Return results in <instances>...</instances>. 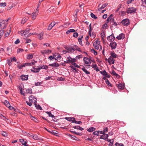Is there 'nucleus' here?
Wrapping results in <instances>:
<instances>
[{"label":"nucleus","instance_id":"nucleus-1","mask_svg":"<svg viewBox=\"0 0 146 146\" xmlns=\"http://www.w3.org/2000/svg\"><path fill=\"white\" fill-rule=\"evenodd\" d=\"M137 9L133 7H131L127 8L126 12L128 14H131L135 13Z\"/></svg>","mask_w":146,"mask_h":146},{"label":"nucleus","instance_id":"nucleus-2","mask_svg":"<svg viewBox=\"0 0 146 146\" xmlns=\"http://www.w3.org/2000/svg\"><path fill=\"white\" fill-rule=\"evenodd\" d=\"M8 21V20L5 21L4 20L0 19V24L1 27V29H4L6 27L7 23L6 22Z\"/></svg>","mask_w":146,"mask_h":146},{"label":"nucleus","instance_id":"nucleus-3","mask_svg":"<svg viewBox=\"0 0 146 146\" xmlns=\"http://www.w3.org/2000/svg\"><path fill=\"white\" fill-rule=\"evenodd\" d=\"M121 23L123 26H128L130 24L129 20L128 19H124L122 21Z\"/></svg>","mask_w":146,"mask_h":146},{"label":"nucleus","instance_id":"nucleus-4","mask_svg":"<svg viewBox=\"0 0 146 146\" xmlns=\"http://www.w3.org/2000/svg\"><path fill=\"white\" fill-rule=\"evenodd\" d=\"M29 98V102L34 103L37 102V99L34 96H30Z\"/></svg>","mask_w":146,"mask_h":146},{"label":"nucleus","instance_id":"nucleus-5","mask_svg":"<svg viewBox=\"0 0 146 146\" xmlns=\"http://www.w3.org/2000/svg\"><path fill=\"white\" fill-rule=\"evenodd\" d=\"M76 62V59L75 58H72L70 56L68 57L67 58V60L66 61L67 63L69 64L72 63V62Z\"/></svg>","mask_w":146,"mask_h":146},{"label":"nucleus","instance_id":"nucleus-6","mask_svg":"<svg viewBox=\"0 0 146 146\" xmlns=\"http://www.w3.org/2000/svg\"><path fill=\"white\" fill-rule=\"evenodd\" d=\"M83 60L85 64H90L92 62V60L90 58L85 57L84 58Z\"/></svg>","mask_w":146,"mask_h":146},{"label":"nucleus","instance_id":"nucleus-7","mask_svg":"<svg viewBox=\"0 0 146 146\" xmlns=\"http://www.w3.org/2000/svg\"><path fill=\"white\" fill-rule=\"evenodd\" d=\"M125 38V35L123 33L120 34L118 36L116 37V38L118 40H121L124 39Z\"/></svg>","mask_w":146,"mask_h":146},{"label":"nucleus","instance_id":"nucleus-8","mask_svg":"<svg viewBox=\"0 0 146 146\" xmlns=\"http://www.w3.org/2000/svg\"><path fill=\"white\" fill-rule=\"evenodd\" d=\"M116 86L118 87V89L121 90L123 89L124 87V84L122 83H119V84H116Z\"/></svg>","mask_w":146,"mask_h":146},{"label":"nucleus","instance_id":"nucleus-9","mask_svg":"<svg viewBox=\"0 0 146 146\" xmlns=\"http://www.w3.org/2000/svg\"><path fill=\"white\" fill-rule=\"evenodd\" d=\"M107 38L110 42H112L115 39V37L114 36V35L112 34L111 35L108 37Z\"/></svg>","mask_w":146,"mask_h":146},{"label":"nucleus","instance_id":"nucleus-10","mask_svg":"<svg viewBox=\"0 0 146 146\" xmlns=\"http://www.w3.org/2000/svg\"><path fill=\"white\" fill-rule=\"evenodd\" d=\"M117 43L115 42L110 43V46L112 49H115L116 48Z\"/></svg>","mask_w":146,"mask_h":146},{"label":"nucleus","instance_id":"nucleus-11","mask_svg":"<svg viewBox=\"0 0 146 146\" xmlns=\"http://www.w3.org/2000/svg\"><path fill=\"white\" fill-rule=\"evenodd\" d=\"M55 25V22L54 21L52 22L48 26V30H50Z\"/></svg>","mask_w":146,"mask_h":146},{"label":"nucleus","instance_id":"nucleus-12","mask_svg":"<svg viewBox=\"0 0 146 146\" xmlns=\"http://www.w3.org/2000/svg\"><path fill=\"white\" fill-rule=\"evenodd\" d=\"M36 62H37V61H35L34 60H32V62H31L26 63V66H31L35 64V63H36Z\"/></svg>","mask_w":146,"mask_h":146},{"label":"nucleus","instance_id":"nucleus-13","mask_svg":"<svg viewBox=\"0 0 146 146\" xmlns=\"http://www.w3.org/2000/svg\"><path fill=\"white\" fill-rule=\"evenodd\" d=\"M44 33L43 32H41L40 33L37 34V36L38 39L40 40H41L43 38V36Z\"/></svg>","mask_w":146,"mask_h":146},{"label":"nucleus","instance_id":"nucleus-14","mask_svg":"<svg viewBox=\"0 0 146 146\" xmlns=\"http://www.w3.org/2000/svg\"><path fill=\"white\" fill-rule=\"evenodd\" d=\"M41 53L43 54H46L48 53H50L51 52V51L49 49L47 50H41L40 51Z\"/></svg>","mask_w":146,"mask_h":146},{"label":"nucleus","instance_id":"nucleus-15","mask_svg":"<svg viewBox=\"0 0 146 146\" xmlns=\"http://www.w3.org/2000/svg\"><path fill=\"white\" fill-rule=\"evenodd\" d=\"M28 32V30H22L20 32V33L21 36H26Z\"/></svg>","mask_w":146,"mask_h":146},{"label":"nucleus","instance_id":"nucleus-16","mask_svg":"<svg viewBox=\"0 0 146 146\" xmlns=\"http://www.w3.org/2000/svg\"><path fill=\"white\" fill-rule=\"evenodd\" d=\"M29 116L31 120H33L35 122L37 123L38 122V120L35 117L31 115H30Z\"/></svg>","mask_w":146,"mask_h":146},{"label":"nucleus","instance_id":"nucleus-17","mask_svg":"<svg viewBox=\"0 0 146 146\" xmlns=\"http://www.w3.org/2000/svg\"><path fill=\"white\" fill-rule=\"evenodd\" d=\"M11 32V28L9 27L7 29V32L6 33L5 36V37L8 36L10 34Z\"/></svg>","mask_w":146,"mask_h":146},{"label":"nucleus","instance_id":"nucleus-18","mask_svg":"<svg viewBox=\"0 0 146 146\" xmlns=\"http://www.w3.org/2000/svg\"><path fill=\"white\" fill-rule=\"evenodd\" d=\"M38 12L37 11L35 12H34L32 13V18L33 20H35V19L37 15H38Z\"/></svg>","mask_w":146,"mask_h":146},{"label":"nucleus","instance_id":"nucleus-19","mask_svg":"<svg viewBox=\"0 0 146 146\" xmlns=\"http://www.w3.org/2000/svg\"><path fill=\"white\" fill-rule=\"evenodd\" d=\"M21 78L23 81L27 80L28 79V76L22 75L21 76Z\"/></svg>","mask_w":146,"mask_h":146},{"label":"nucleus","instance_id":"nucleus-20","mask_svg":"<svg viewBox=\"0 0 146 146\" xmlns=\"http://www.w3.org/2000/svg\"><path fill=\"white\" fill-rule=\"evenodd\" d=\"M111 73L113 75L115 76L117 78H119L120 77V76L116 73L114 70H112Z\"/></svg>","mask_w":146,"mask_h":146},{"label":"nucleus","instance_id":"nucleus-21","mask_svg":"<svg viewBox=\"0 0 146 146\" xmlns=\"http://www.w3.org/2000/svg\"><path fill=\"white\" fill-rule=\"evenodd\" d=\"M31 70L33 72H38L40 71V69L39 68H35L33 67L31 69Z\"/></svg>","mask_w":146,"mask_h":146},{"label":"nucleus","instance_id":"nucleus-22","mask_svg":"<svg viewBox=\"0 0 146 146\" xmlns=\"http://www.w3.org/2000/svg\"><path fill=\"white\" fill-rule=\"evenodd\" d=\"M28 19L29 18L28 17H26L23 18L21 20V23L23 24L25 23L26 21H27Z\"/></svg>","mask_w":146,"mask_h":146},{"label":"nucleus","instance_id":"nucleus-23","mask_svg":"<svg viewBox=\"0 0 146 146\" xmlns=\"http://www.w3.org/2000/svg\"><path fill=\"white\" fill-rule=\"evenodd\" d=\"M108 5L107 3H105L103 4L100 7H99L98 9V10L99 11L100 10L104 9V8L106 7Z\"/></svg>","mask_w":146,"mask_h":146},{"label":"nucleus","instance_id":"nucleus-24","mask_svg":"<svg viewBox=\"0 0 146 146\" xmlns=\"http://www.w3.org/2000/svg\"><path fill=\"white\" fill-rule=\"evenodd\" d=\"M115 60L111 57H109L108 58V62L109 63L114 64V63Z\"/></svg>","mask_w":146,"mask_h":146},{"label":"nucleus","instance_id":"nucleus-25","mask_svg":"<svg viewBox=\"0 0 146 146\" xmlns=\"http://www.w3.org/2000/svg\"><path fill=\"white\" fill-rule=\"evenodd\" d=\"M108 137V135L104 133L100 136V138L105 139H107Z\"/></svg>","mask_w":146,"mask_h":146},{"label":"nucleus","instance_id":"nucleus-26","mask_svg":"<svg viewBox=\"0 0 146 146\" xmlns=\"http://www.w3.org/2000/svg\"><path fill=\"white\" fill-rule=\"evenodd\" d=\"M67 50L70 52H73L75 51V49L72 46L67 47L66 48Z\"/></svg>","mask_w":146,"mask_h":146},{"label":"nucleus","instance_id":"nucleus-27","mask_svg":"<svg viewBox=\"0 0 146 146\" xmlns=\"http://www.w3.org/2000/svg\"><path fill=\"white\" fill-rule=\"evenodd\" d=\"M65 119L68 121H72V123H73V122L74 121L75 118L74 117H66L65 118Z\"/></svg>","mask_w":146,"mask_h":146},{"label":"nucleus","instance_id":"nucleus-28","mask_svg":"<svg viewBox=\"0 0 146 146\" xmlns=\"http://www.w3.org/2000/svg\"><path fill=\"white\" fill-rule=\"evenodd\" d=\"M60 66L59 64L58 63H53L51 64H49V66L52 67H57Z\"/></svg>","mask_w":146,"mask_h":146},{"label":"nucleus","instance_id":"nucleus-29","mask_svg":"<svg viewBox=\"0 0 146 146\" xmlns=\"http://www.w3.org/2000/svg\"><path fill=\"white\" fill-rule=\"evenodd\" d=\"M33 55L34 54H29L27 56V58L28 60L32 59L33 57Z\"/></svg>","mask_w":146,"mask_h":146},{"label":"nucleus","instance_id":"nucleus-30","mask_svg":"<svg viewBox=\"0 0 146 146\" xmlns=\"http://www.w3.org/2000/svg\"><path fill=\"white\" fill-rule=\"evenodd\" d=\"M39 68L40 70L41 69H44L45 70H47L48 68V66L47 65H42L39 66Z\"/></svg>","mask_w":146,"mask_h":146},{"label":"nucleus","instance_id":"nucleus-31","mask_svg":"<svg viewBox=\"0 0 146 146\" xmlns=\"http://www.w3.org/2000/svg\"><path fill=\"white\" fill-rule=\"evenodd\" d=\"M96 129L94 127H90L87 129V131L89 132H92L95 131Z\"/></svg>","mask_w":146,"mask_h":146},{"label":"nucleus","instance_id":"nucleus-32","mask_svg":"<svg viewBox=\"0 0 146 146\" xmlns=\"http://www.w3.org/2000/svg\"><path fill=\"white\" fill-rule=\"evenodd\" d=\"M92 67L94 68V69L96 71H100V70L96 64H93Z\"/></svg>","mask_w":146,"mask_h":146},{"label":"nucleus","instance_id":"nucleus-33","mask_svg":"<svg viewBox=\"0 0 146 146\" xmlns=\"http://www.w3.org/2000/svg\"><path fill=\"white\" fill-rule=\"evenodd\" d=\"M111 56L110 57H111L112 58H115L117 57V55L114 53H110Z\"/></svg>","mask_w":146,"mask_h":146},{"label":"nucleus","instance_id":"nucleus-34","mask_svg":"<svg viewBox=\"0 0 146 146\" xmlns=\"http://www.w3.org/2000/svg\"><path fill=\"white\" fill-rule=\"evenodd\" d=\"M37 102H36L34 103L35 106L36 108L37 109L39 110H42V108H41V107L39 105H37L36 104Z\"/></svg>","mask_w":146,"mask_h":146},{"label":"nucleus","instance_id":"nucleus-35","mask_svg":"<svg viewBox=\"0 0 146 146\" xmlns=\"http://www.w3.org/2000/svg\"><path fill=\"white\" fill-rule=\"evenodd\" d=\"M82 70L86 74H90V72L89 71H88L84 67L83 68H82Z\"/></svg>","mask_w":146,"mask_h":146},{"label":"nucleus","instance_id":"nucleus-36","mask_svg":"<svg viewBox=\"0 0 146 146\" xmlns=\"http://www.w3.org/2000/svg\"><path fill=\"white\" fill-rule=\"evenodd\" d=\"M75 31V30L74 29H69L66 32V34H69L71 33H74Z\"/></svg>","mask_w":146,"mask_h":146},{"label":"nucleus","instance_id":"nucleus-37","mask_svg":"<svg viewBox=\"0 0 146 146\" xmlns=\"http://www.w3.org/2000/svg\"><path fill=\"white\" fill-rule=\"evenodd\" d=\"M93 45L95 48L97 50H98L99 49L100 46L101 47H102L100 45L97 44L96 43H94Z\"/></svg>","mask_w":146,"mask_h":146},{"label":"nucleus","instance_id":"nucleus-38","mask_svg":"<svg viewBox=\"0 0 146 146\" xmlns=\"http://www.w3.org/2000/svg\"><path fill=\"white\" fill-rule=\"evenodd\" d=\"M113 16V15L112 14H111L107 19H108L110 21V23H112V21H113V20L114 19L112 18Z\"/></svg>","mask_w":146,"mask_h":146},{"label":"nucleus","instance_id":"nucleus-39","mask_svg":"<svg viewBox=\"0 0 146 146\" xmlns=\"http://www.w3.org/2000/svg\"><path fill=\"white\" fill-rule=\"evenodd\" d=\"M26 66V63L18 66V67L20 69H22L23 67H25Z\"/></svg>","mask_w":146,"mask_h":146},{"label":"nucleus","instance_id":"nucleus-40","mask_svg":"<svg viewBox=\"0 0 146 146\" xmlns=\"http://www.w3.org/2000/svg\"><path fill=\"white\" fill-rule=\"evenodd\" d=\"M73 127L74 129H78L81 131H83L84 130L83 128L80 127V126H74Z\"/></svg>","mask_w":146,"mask_h":146},{"label":"nucleus","instance_id":"nucleus-41","mask_svg":"<svg viewBox=\"0 0 146 146\" xmlns=\"http://www.w3.org/2000/svg\"><path fill=\"white\" fill-rule=\"evenodd\" d=\"M31 136L35 140H39V138H38V136L36 135H31Z\"/></svg>","mask_w":146,"mask_h":146},{"label":"nucleus","instance_id":"nucleus-42","mask_svg":"<svg viewBox=\"0 0 146 146\" xmlns=\"http://www.w3.org/2000/svg\"><path fill=\"white\" fill-rule=\"evenodd\" d=\"M126 12L124 11H121L119 12V15L121 16H123L126 15Z\"/></svg>","mask_w":146,"mask_h":146},{"label":"nucleus","instance_id":"nucleus-43","mask_svg":"<svg viewBox=\"0 0 146 146\" xmlns=\"http://www.w3.org/2000/svg\"><path fill=\"white\" fill-rule=\"evenodd\" d=\"M4 103L5 106L8 107L9 106V107L10 105L9 102L6 100L4 101Z\"/></svg>","mask_w":146,"mask_h":146},{"label":"nucleus","instance_id":"nucleus-44","mask_svg":"<svg viewBox=\"0 0 146 146\" xmlns=\"http://www.w3.org/2000/svg\"><path fill=\"white\" fill-rule=\"evenodd\" d=\"M105 82L106 84L108 86H112V84L110 82L108 79L106 80Z\"/></svg>","mask_w":146,"mask_h":146},{"label":"nucleus","instance_id":"nucleus-45","mask_svg":"<svg viewBox=\"0 0 146 146\" xmlns=\"http://www.w3.org/2000/svg\"><path fill=\"white\" fill-rule=\"evenodd\" d=\"M26 92L27 94H31L32 93V89L30 88L26 90Z\"/></svg>","mask_w":146,"mask_h":146},{"label":"nucleus","instance_id":"nucleus-46","mask_svg":"<svg viewBox=\"0 0 146 146\" xmlns=\"http://www.w3.org/2000/svg\"><path fill=\"white\" fill-rule=\"evenodd\" d=\"M108 27V25L107 24L105 23H104V24L102 25V28L103 29H107Z\"/></svg>","mask_w":146,"mask_h":146},{"label":"nucleus","instance_id":"nucleus-47","mask_svg":"<svg viewBox=\"0 0 146 146\" xmlns=\"http://www.w3.org/2000/svg\"><path fill=\"white\" fill-rule=\"evenodd\" d=\"M6 5V3L5 2L0 3V7H4Z\"/></svg>","mask_w":146,"mask_h":146},{"label":"nucleus","instance_id":"nucleus-48","mask_svg":"<svg viewBox=\"0 0 146 146\" xmlns=\"http://www.w3.org/2000/svg\"><path fill=\"white\" fill-rule=\"evenodd\" d=\"M90 15L91 17L94 19H97V17H96L94 14L92 13H91L90 14Z\"/></svg>","mask_w":146,"mask_h":146},{"label":"nucleus","instance_id":"nucleus-49","mask_svg":"<svg viewBox=\"0 0 146 146\" xmlns=\"http://www.w3.org/2000/svg\"><path fill=\"white\" fill-rule=\"evenodd\" d=\"M46 113L48 114L49 117H51L52 118L54 117V116L52 114L50 111H47L46 112Z\"/></svg>","mask_w":146,"mask_h":146},{"label":"nucleus","instance_id":"nucleus-50","mask_svg":"<svg viewBox=\"0 0 146 146\" xmlns=\"http://www.w3.org/2000/svg\"><path fill=\"white\" fill-rule=\"evenodd\" d=\"M25 43L26 44L29 43L31 41V40L30 39L28 38L26 39H25Z\"/></svg>","mask_w":146,"mask_h":146},{"label":"nucleus","instance_id":"nucleus-51","mask_svg":"<svg viewBox=\"0 0 146 146\" xmlns=\"http://www.w3.org/2000/svg\"><path fill=\"white\" fill-rule=\"evenodd\" d=\"M100 73L101 74H102L104 76H105L107 74V72L105 70H104L102 71H100Z\"/></svg>","mask_w":146,"mask_h":146},{"label":"nucleus","instance_id":"nucleus-52","mask_svg":"<svg viewBox=\"0 0 146 146\" xmlns=\"http://www.w3.org/2000/svg\"><path fill=\"white\" fill-rule=\"evenodd\" d=\"M1 134L3 136L5 137H7L8 135L7 133L5 131L2 132Z\"/></svg>","mask_w":146,"mask_h":146},{"label":"nucleus","instance_id":"nucleus-53","mask_svg":"<svg viewBox=\"0 0 146 146\" xmlns=\"http://www.w3.org/2000/svg\"><path fill=\"white\" fill-rule=\"evenodd\" d=\"M4 33V31L3 30H0V39Z\"/></svg>","mask_w":146,"mask_h":146},{"label":"nucleus","instance_id":"nucleus-54","mask_svg":"<svg viewBox=\"0 0 146 146\" xmlns=\"http://www.w3.org/2000/svg\"><path fill=\"white\" fill-rule=\"evenodd\" d=\"M7 63L8 65L9 66H10L11 65V62H12V60H11L10 59L9 60H7Z\"/></svg>","mask_w":146,"mask_h":146},{"label":"nucleus","instance_id":"nucleus-55","mask_svg":"<svg viewBox=\"0 0 146 146\" xmlns=\"http://www.w3.org/2000/svg\"><path fill=\"white\" fill-rule=\"evenodd\" d=\"M93 29L92 27L89 28V35L91 36V31Z\"/></svg>","mask_w":146,"mask_h":146},{"label":"nucleus","instance_id":"nucleus-56","mask_svg":"<svg viewBox=\"0 0 146 146\" xmlns=\"http://www.w3.org/2000/svg\"><path fill=\"white\" fill-rule=\"evenodd\" d=\"M115 145L116 146H124L123 144L117 142L115 143Z\"/></svg>","mask_w":146,"mask_h":146},{"label":"nucleus","instance_id":"nucleus-57","mask_svg":"<svg viewBox=\"0 0 146 146\" xmlns=\"http://www.w3.org/2000/svg\"><path fill=\"white\" fill-rule=\"evenodd\" d=\"M142 2L143 6L146 7V0H142Z\"/></svg>","mask_w":146,"mask_h":146},{"label":"nucleus","instance_id":"nucleus-58","mask_svg":"<svg viewBox=\"0 0 146 146\" xmlns=\"http://www.w3.org/2000/svg\"><path fill=\"white\" fill-rule=\"evenodd\" d=\"M78 34L77 32L74 33L73 36L74 37L76 38L78 36Z\"/></svg>","mask_w":146,"mask_h":146},{"label":"nucleus","instance_id":"nucleus-59","mask_svg":"<svg viewBox=\"0 0 146 146\" xmlns=\"http://www.w3.org/2000/svg\"><path fill=\"white\" fill-rule=\"evenodd\" d=\"M42 82H37L35 83V85L36 86L40 85L42 84Z\"/></svg>","mask_w":146,"mask_h":146},{"label":"nucleus","instance_id":"nucleus-60","mask_svg":"<svg viewBox=\"0 0 146 146\" xmlns=\"http://www.w3.org/2000/svg\"><path fill=\"white\" fill-rule=\"evenodd\" d=\"M111 23V25H114L115 26H117V23L114 21V19L113 20V21H112V22L111 23Z\"/></svg>","mask_w":146,"mask_h":146},{"label":"nucleus","instance_id":"nucleus-61","mask_svg":"<svg viewBox=\"0 0 146 146\" xmlns=\"http://www.w3.org/2000/svg\"><path fill=\"white\" fill-rule=\"evenodd\" d=\"M23 51V50L20 48H18L17 50V52L18 53L22 52Z\"/></svg>","mask_w":146,"mask_h":146},{"label":"nucleus","instance_id":"nucleus-62","mask_svg":"<svg viewBox=\"0 0 146 146\" xmlns=\"http://www.w3.org/2000/svg\"><path fill=\"white\" fill-rule=\"evenodd\" d=\"M93 134L94 135H96L97 136H98L99 134V131H94L93 133Z\"/></svg>","mask_w":146,"mask_h":146},{"label":"nucleus","instance_id":"nucleus-63","mask_svg":"<svg viewBox=\"0 0 146 146\" xmlns=\"http://www.w3.org/2000/svg\"><path fill=\"white\" fill-rule=\"evenodd\" d=\"M68 135L70 136L72 139H75V138L76 137L73 136V135H71L70 134H68Z\"/></svg>","mask_w":146,"mask_h":146},{"label":"nucleus","instance_id":"nucleus-64","mask_svg":"<svg viewBox=\"0 0 146 146\" xmlns=\"http://www.w3.org/2000/svg\"><path fill=\"white\" fill-rule=\"evenodd\" d=\"M91 52L92 53H93L95 55H96L97 54V52L96 51H95L94 50L92 49L91 50Z\"/></svg>","mask_w":146,"mask_h":146}]
</instances>
